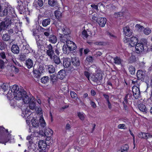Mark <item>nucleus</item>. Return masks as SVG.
I'll list each match as a JSON object with an SVG mask.
<instances>
[{
    "instance_id": "nucleus-1",
    "label": "nucleus",
    "mask_w": 152,
    "mask_h": 152,
    "mask_svg": "<svg viewBox=\"0 0 152 152\" xmlns=\"http://www.w3.org/2000/svg\"><path fill=\"white\" fill-rule=\"evenodd\" d=\"M10 88L9 93L10 91L11 95L13 94L16 99L20 100L22 99L24 104H28L34 98L32 96L29 97L27 95L26 92L24 90L20 89L17 85H13ZM8 94H10L9 93Z\"/></svg>"
},
{
    "instance_id": "nucleus-2",
    "label": "nucleus",
    "mask_w": 152,
    "mask_h": 152,
    "mask_svg": "<svg viewBox=\"0 0 152 152\" xmlns=\"http://www.w3.org/2000/svg\"><path fill=\"white\" fill-rule=\"evenodd\" d=\"M0 23V34L2 33L3 31L5 30L7 32V33L10 36L12 35L14 32L15 25L12 23L11 18L6 17Z\"/></svg>"
},
{
    "instance_id": "nucleus-3",
    "label": "nucleus",
    "mask_w": 152,
    "mask_h": 152,
    "mask_svg": "<svg viewBox=\"0 0 152 152\" xmlns=\"http://www.w3.org/2000/svg\"><path fill=\"white\" fill-rule=\"evenodd\" d=\"M46 48V53L50 58H51L52 56L55 54V53L58 56L59 55L60 52L59 49L56 47L53 49V46L50 44L47 45Z\"/></svg>"
},
{
    "instance_id": "nucleus-4",
    "label": "nucleus",
    "mask_w": 152,
    "mask_h": 152,
    "mask_svg": "<svg viewBox=\"0 0 152 152\" xmlns=\"http://www.w3.org/2000/svg\"><path fill=\"white\" fill-rule=\"evenodd\" d=\"M71 62V67H72L73 70H77L79 68L80 62L78 58L76 56L72 57Z\"/></svg>"
},
{
    "instance_id": "nucleus-5",
    "label": "nucleus",
    "mask_w": 152,
    "mask_h": 152,
    "mask_svg": "<svg viewBox=\"0 0 152 152\" xmlns=\"http://www.w3.org/2000/svg\"><path fill=\"white\" fill-rule=\"evenodd\" d=\"M39 152H46L47 144L46 141L43 140H40L38 144Z\"/></svg>"
},
{
    "instance_id": "nucleus-6",
    "label": "nucleus",
    "mask_w": 152,
    "mask_h": 152,
    "mask_svg": "<svg viewBox=\"0 0 152 152\" xmlns=\"http://www.w3.org/2000/svg\"><path fill=\"white\" fill-rule=\"evenodd\" d=\"M145 71L139 69L137 70L136 75L138 79L142 81H144L145 77Z\"/></svg>"
},
{
    "instance_id": "nucleus-7",
    "label": "nucleus",
    "mask_w": 152,
    "mask_h": 152,
    "mask_svg": "<svg viewBox=\"0 0 152 152\" xmlns=\"http://www.w3.org/2000/svg\"><path fill=\"white\" fill-rule=\"evenodd\" d=\"M61 32L64 34L68 35L70 33L69 29L66 26L60 27L58 30V33Z\"/></svg>"
},
{
    "instance_id": "nucleus-8",
    "label": "nucleus",
    "mask_w": 152,
    "mask_h": 152,
    "mask_svg": "<svg viewBox=\"0 0 152 152\" xmlns=\"http://www.w3.org/2000/svg\"><path fill=\"white\" fill-rule=\"evenodd\" d=\"M133 96L136 99L140 96V91L139 88L136 86H134L132 88Z\"/></svg>"
},
{
    "instance_id": "nucleus-9",
    "label": "nucleus",
    "mask_w": 152,
    "mask_h": 152,
    "mask_svg": "<svg viewBox=\"0 0 152 152\" xmlns=\"http://www.w3.org/2000/svg\"><path fill=\"white\" fill-rule=\"evenodd\" d=\"M58 38L61 42L63 43H67L68 41H69V36L67 35L62 34L61 33H58Z\"/></svg>"
},
{
    "instance_id": "nucleus-10",
    "label": "nucleus",
    "mask_w": 152,
    "mask_h": 152,
    "mask_svg": "<svg viewBox=\"0 0 152 152\" xmlns=\"http://www.w3.org/2000/svg\"><path fill=\"white\" fill-rule=\"evenodd\" d=\"M102 72L101 70H97L96 73V82L97 85L101 83V80L102 79Z\"/></svg>"
},
{
    "instance_id": "nucleus-11",
    "label": "nucleus",
    "mask_w": 152,
    "mask_h": 152,
    "mask_svg": "<svg viewBox=\"0 0 152 152\" xmlns=\"http://www.w3.org/2000/svg\"><path fill=\"white\" fill-rule=\"evenodd\" d=\"M40 69V68L39 69ZM44 69L42 67L40 69H35L33 70V76L35 78L39 79L42 73L43 72Z\"/></svg>"
},
{
    "instance_id": "nucleus-12",
    "label": "nucleus",
    "mask_w": 152,
    "mask_h": 152,
    "mask_svg": "<svg viewBox=\"0 0 152 152\" xmlns=\"http://www.w3.org/2000/svg\"><path fill=\"white\" fill-rule=\"evenodd\" d=\"M67 46L70 51H73L76 49L77 46L75 43L72 41H68L66 43Z\"/></svg>"
},
{
    "instance_id": "nucleus-13",
    "label": "nucleus",
    "mask_w": 152,
    "mask_h": 152,
    "mask_svg": "<svg viewBox=\"0 0 152 152\" xmlns=\"http://www.w3.org/2000/svg\"><path fill=\"white\" fill-rule=\"evenodd\" d=\"M106 19L103 18H98L96 20L99 26L102 27H104L105 26L106 23Z\"/></svg>"
},
{
    "instance_id": "nucleus-14",
    "label": "nucleus",
    "mask_w": 152,
    "mask_h": 152,
    "mask_svg": "<svg viewBox=\"0 0 152 152\" xmlns=\"http://www.w3.org/2000/svg\"><path fill=\"white\" fill-rule=\"evenodd\" d=\"M138 42L137 38L135 37H131L129 40V44L131 47L135 46L137 44Z\"/></svg>"
},
{
    "instance_id": "nucleus-15",
    "label": "nucleus",
    "mask_w": 152,
    "mask_h": 152,
    "mask_svg": "<svg viewBox=\"0 0 152 152\" xmlns=\"http://www.w3.org/2000/svg\"><path fill=\"white\" fill-rule=\"evenodd\" d=\"M135 46L137 53H140L143 50L144 48L142 43H138Z\"/></svg>"
},
{
    "instance_id": "nucleus-16",
    "label": "nucleus",
    "mask_w": 152,
    "mask_h": 152,
    "mask_svg": "<svg viewBox=\"0 0 152 152\" xmlns=\"http://www.w3.org/2000/svg\"><path fill=\"white\" fill-rule=\"evenodd\" d=\"M71 64V59L69 58H64L63 65L66 68L69 67Z\"/></svg>"
},
{
    "instance_id": "nucleus-17",
    "label": "nucleus",
    "mask_w": 152,
    "mask_h": 152,
    "mask_svg": "<svg viewBox=\"0 0 152 152\" xmlns=\"http://www.w3.org/2000/svg\"><path fill=\"white\" fill-rule=\"evenodd\" d=\"M36 99L34 98H33L32 100L28 103L29 104V107L30 109L32 110L36 109Z\"/></svg>"
},
{
    "instance_id": "nucleus-18",
    "label": "nucleus",
    "mask_w": 152,
    "mask_h": 152,
    "mask_svg": "<svg viewBox=\"0 0 152 152\" xmlns=\"http://www.w3.org/2000/svg\"><path fill=\"white\" fill-rule=\"evenodd\" d=\"M82 37L83 38H87L88 36H91L92 33L88 29H84L82 32Z\"/></svg>"
},
{
    "instance_id": "nucleus-19",
    "label": "nucleus",
    "mask_w": 152,
    "mask_h": 152,
    "mask_svg": "<svg viewBox=\"0 0 152 152\" xmlns=\"http://www.w3.org/2000/svg\"><path fill=\"white\" fill-rule=\"evenodd\" d=\"M47 40L50 43L54 44L57 42V38L55 35L52 34H50V37L47 39Z\"/></svg>"
},
{
    "instance_id": "nucleus-20",
    "label": "nucleus",
    "mask_w": 152,
    "mask_h": 152,
    "mask_svg": "<svg viewBox=\"0 0 152 152\" xmlns=\"http://www.w3.org/2000/svg\"><path fill=\"white\" fill-rule=\"evenodd\" d=\"M34 6L37 9H39V8L41 7L44 4L43 0H38L37 1L34 2Z\"/></svg>"
},
{
    "instance_id": "nucleus-21",
    "label": "nucleus",
    "mask_w": 152,
    "mask_h": 152,
    "mask_svg": "<svg viewBox=\"0 0 152 152\" xmlns=\"http://www.w3.org/2000/svg\"><path fill=\"white\" fill-rule=\"evenodd\" d=\"M54 54L50 58L53 61L57 64H58L61 63V61L59 56Z\"/></svg>"
},
{
    "instance_id": "nucleus-22",
    "label": "nucleus",
    "mask_w": 152,
    "mask_h": 152,
    "mask_svg": "<svg viewBox=\"0 0 152 152\" xmlns=\"http://www.w3.org/2000/svg\"><path fill=\"white\" fill-rule=\"evenodd\" d=\"M123 32L126 36H130L132 34V32L129 26H125L123 28Z\"/></svg>"
},
{
    "instance_id": "nucleus-23",
    "label": "nucleus",
    "mask_w": 152,
    "mask_h": 152,
    "mask_svg": "<svg viewBox=\"0 0 152 152\" xmlns=\"http://www.w3.org/2000/svg\"><path fill=\"white\" fill-rule=\"evenodd\" d=\"M54 15L57 19L59 21L61 20L62 14V13L61 11L58 10L55 11L54 12Z\"/></svg>"
},
{
    "instance_id": "nucleus-24",
    "label": "nucleus",
    "mask_w": 152,
    "mask_h": 152,
    "mask_svg": "<svg viewBox=\"0 0 152 152\" xmlns=\"http://www.w3.org/2000/svg\"><path fill=\"white\" fill-rule=\"evenodd\" d=\"M139 134L140 137L145 139H147L148 138L152 137V135L149 133L141 132Z\"/></svg>"
},
{
    "instance_id": "nucleus-25",
    "label": "nucleus",
    "mask_w": 152,
    "mask_h": 152,
    "mask_svg": "<svg viewBox=\"0 0 152 152\" xmlns=\"http://www.w3.org/2000/svg\"><path fill=\"white\" fill-rule=\"evenodd\" d=\"M138 107L140 111L145 113H147L148 112L147 109L145 105L143 104H139L138 105Z\"/></svg>"
},
{
    "instance_id": "nucleus-26",
    "label": "nucleus",
    "mask_w": 152,
    "mask_h": 152,
    "mask_svg": "<svg viewBox=\"0 0 152 152\" xmlns=\"http://www.w3.org/2000/svg\"><path fill=\"white\" fill-rule=\"evenodd\" d=\"M65 75V70L61 69L58 72L57 74V77L60 79L62 80L64 78Z\"/></svg>"
},
{
    "instance_id": "nucleus-27",
    "label": "nucleus",
    "mask_w": 152,
    "mask_h": 152,
    "mask_svg": "<svg viewBox=\"0 0 152 152\" xmlns=\"http://www.w3.org/2000/svg\"><path fill=\"white\" fill-rule=\"evenodd\" d=\"M48 4L52 7H56L58 5L57 0H48Z\"/></svg>"
},
{
    "instance_id": "nucleus-28",
    "label": "nucleus",
    "mask_w": 152,
    "mask_h": 152,
    "mask_svg": "<svg viewBox=\"0 0 152 152\" xmlns=\"http://www.w3.org/2000/svg\"><path fill=\"white\" fill-rule=\"evenodd\" d=\"M44 133L47 137H50L53 134V131L50 129L48 128L45 130Z\"/></svg>"
},
{
    "instance_id": "nucleus-29",
    "label": "nucleus",
    "mask_w": 152,
    "mask_h": 152,
    "mask_svg": "<svg viewBox=\"0 0 152 152\" xmlns=\"http://www.w3.org/2000/svg\"><path fill=\"white\" fill-rule=\"evenodd\" d=\"M47 71H48L50 74L53 73L55 72L54 67L52 65H50L46 66Z\"/></svg>"
},
{
    "instance_id": "nucleus-30",
    "label": "nucleus",
    "mask_w": 152,
    "mask_h": 152,
    "mask_svg": "<svg viewBox=\"0 0 152 152\" xmlns=\"http://www.w3.org/2000/svg\"><path fill=\"white\" fill-rule=\"evenodd\" d=\"M11 49L12 52L14 53L17 54L19 52V48L16 45L14 44L12 45Z\"/></svg>"
},
{
    "instance_id": "nucleus-31",
    "label": "nucleus",
    "mask_w": 152,
    "mask_h": 152,
    "mask_svg": "<svg viewBox=\"0 0 152 152\" xmlns=\"http://www.w3.org/2000/svg\"><path fill=\"white\" fill-rule=\"evenodd\" d=\"M26 65L28 69H30L33 66V61L30 58H28L26 61Z\"/></svg>"
},
{
    "instance_id": "nucleus-32",
    "label": "nucleus",
    "mask_w": 152,
    "mask_h": 152,
    "mask_svg": "<svg viewBox=\"0 0 152 152\" xmlns=\"http://www.w3.org/2000/svg\"><path fill=\"white\" fill-rule=\"evenodd\" d=\"M8 10V13L9 15V17L7 16L6 17H8L9 18H11L10 17V16H12V15L13 14H15V9L14 8L12 7H7Z\"/></svg>"
},
{
    "instance_id": "nucleus-33",
    "label": "nucleus",
    "mask_w": 152,
    "mask_h": 152,
    "mask_svg": "<svg viewBox=\"0 0 152 152\" xmlns=\"http://www.w3.org/2000/svg\"><path fill=\"white\" fill-rule=\"evenodd\" d=\"M114 63L118 65L121 64L122 62L123 61L119 57L116 56L113 58Z\"/></svg>"
},
{
    "instance_id": "nucleus-34",
    "label": "nucleus",
    "mask_w": 152,
    "mask_h": 152,
    "mask_svg": "<svg viewBox=\"0 0 152 152\" xmlns=\"http://www.w3.org/2000/svg\"><path fill=\"white\" fill-rule=\"evenodd\" d=\"M132 94H128L125 97L124 101L126 103H128V101H131L132 100Z\"/></svg>"
},
{
    "instance_id": "nucleus-35",
    "label": "nucleus",
    "mask_w": 152,
    "mask_h": 152,
    "mask_svg": "<svg viewBox=\"0 0 152 152\" xmlns=\"http://www.w3.org/2000/svg\"><path fill=\"white\" fill-rule=\"evenodd\" d=\"M50 19L49 18L43 20L42 22V26L44 27H46L50 24Z\"/></svg>"
},
{
    "instance_id": "nucleus-36",
    "label": "nucleus",
    "mask_w": 152,
    "mask_h": 152,
    "mask_svg": "<svg viewBox=\"0 0 152 152\" xmlns=\"http://www.w3.org/2000/svg\"><path fill=\"white\" fill-rule=\"evenodd\" d=\"M11 36L7 33L3 34L2 36V39L5 41H8L10 39Z\"/></svg>"
},
{
    "instance_id": "nucleus-37",
    "label": "nucleus",
    "mask_w": 152,
    "mask_h": 152,
    "mask_svg": "<svg viewBox=\"0 0 152 152\" xmlns=\"http://www.w3.org/2000/svg\"><path fill=\"white\" fill-rule=\"evenodd\" d=\"M62 50L63 53L65 54H68L71 52L70 50L68 48L67 45H64L62 47Z\"/></svg>"
},
{
    "instance_id": "nucleus-38",
    "label": "nucleus",
    "mask_w": 152,
    "mask_h": 152,
    "mask_svg": "<svg viewBox=\"0 0 152 152\" xmlns=\"http://www.w3.org/2000/svg\"><path fill=\"white\" fill-rule=\"evenodd\" d=\"M77 115L79 119L82 121L84 120L85 119V114L83 113L80 112H77Z\"/></svg>"
},
{
    "instance_id": "nucleus-39",
    "label": "nucleus",
    "mask_w": 152,
    "mask_h": 152,
    "mask_svg": "<svg viewBox=\"0 0 152 152\" xmlns=\"http://www.w3.org/2000/svg\"><path fill=\"white\" fill-rule=\"evenodd\" d=\"M70 95L72 98L75 100H77L78 98L77 94L74 91H71Z\"/></svg>"
},
{
    "instance_id": "nucleus-40",
    "label": "nucleus",
    "mask_w": 152,
    "mask_h": 152,
    "mask_svg": "<svg viewBox=\"0 0 152 152\" xmlns=\"http://www.w3.org/2000/svg\"><path fill=\"white\" fill-rule=\"evenodd\" d=\"M49 78L48 76H44L41 79V82L44 84H45L49 82Z\"/></svg>"
},
{
    "instance_id": "nucleus-41",
    "label": "nucleus",
    "mask_w": 152,
    "mask_h": 152,
    "mask_svg": "<svg viewBox=\"0 0 152 152\" xmlns=\"http://www.w3.org/2000/svg\"><path fill=\"white\" fill-rule=\"evenodd\" d=\"M129 70L130 74L132 75H134L135 74V68L134 67L132 66H130L129 67Z\"/></svg>"
},
{
    "instance_id": "nucleus-42",
    "label": "nucleus",
    "mask_w": 152,
    "mask_h": 152,
    "mask_svg": "<svg viewBox=\"0 0 152 152\" xmlns=\"http://www.w3.org/2000/svg\"><path fill=\"white\" fill-rule=\"evenodd\" d=\"M39 123H40V126L42 127H44L46 126V123L44 118L42 117L40 118Z\"/></svg>"
},
{
    "instance_id": "nucleus-43",
    "label": "nucleus",
    "mask_w": 152,
    "mask_h": 152,
    "mask_svg": "<svg viewBox=\"0 0 152 152\" xmlns=\"http://www.w3.org/2000/svg\"><path fill=\"white\" fill-rule=\"evenodd\" d=\"M57 76L54 74L52 75L51 76V80L52 83L53 84L55 82H56L57 80Z\"/></svg>"
},
{
    "instance_id": "nucleus-44",
    "label": "nucleus",
    "mask_w": 152,
    "mask_h": 152,
    "mask_svg": "<svg viewBox=\"0 0 152 152\" xmlns=\"http://www.w3.org/2000/svg\"><path fill=\"white\" fill-rule=\"evenodd\" d=\"M129 149L128 145L127 144H125L122 146L121 148V150L124 152H127Z\"/></svg>"
},
{
    "instance_id": "nucleus-45",
    "label": "nucleus",
    "mask_w": 152,
    "mask_h": 152,
    "mask_svg": "<svg viewBox=\"0 0 152 152\" xmlns=\"http://www.w3.org/2000/svg\"><path fill=\"white\" fill-rule=\"evenodd\" d=\"M26 58V56L24 53H21L19 56V58L21 61H25Z\"/></svg>"
},
{
    "instance_id": "nucleus-46",
    "label": "nucleus",
    "mask_w": 152,
    "mask_h": 152,
    "mask_svg": "<svg viewBox=\"0 0 152 152\" xmlns=\"http://www.w3.org/2000/svg\"><path fill=\"white\" fill-rule=\"evenodd\" d=\"M39 121L36 120H34L32 123L33 126L36 127L39 126Z\"/></svg>"
},
{
    "instance_id": "nucleus-47",
    "label": "nucleus",
    "mask_w": 152,
    "mask_h": 152,
    "mask_svg": "<svg viewBox=\"0 0 152 152\" xmlns=\"http://www.w3.org/2000/svg\"><path fill=\"white\" fill-rule=\"evenodd\" d=\"M151 30L148 28H145L143 30L144 33L146 35H149L151 33Z\"/></svg>"
},
{
    "instance_id": "nucleus-48",
    "label": "nucleus",
    "mask_w": 152,
    "mask_h": 152,
    "mask_svg": "<svg viewBox=\"0 0 152 152\" xmlns=\"http://www.w3.org/2000/svg\"><path fill=\"white\" fill-rule=\"evenodd\" d=\"M123 15V13L122 12H116L114 13V16L115 18H118L122 16Z\"/></svg>"
},
{
    "instance_id": "nucleus-49",
    "label": "nucleus",
    "mask_w": 152,
    "mask_h": 152,
    "mask_svg": "<svg viewBox=\"0 0 152 152\" xmlns=\"http://www.w3.org/2000/svg\"><path fill=\"white\" fill-rule=\"evenodd\" d=\"M1 88L3 90V92H4L8 88V86H6V84L3 83L1 86Z\"/></svg>"
},
{
    "instance_id": "nucleus-50",
    "label": "nucleus",
    "mask_w": 152,
    "mask_h": 152,
    "mask_svg": "<svg viewBox=\"0 0 152 152\" xmlns=\"http://www.w3.org/2000/svg\"><path fill=\"white\" fill-rule=\"evenodd\" d=\"M44 35L46 37V38L48 39L50 35L49 30H48L44 32Z\"/></svg>"
},
{
    "instance_id": "nucleus-51",
    "label": "nucleus",
    "mask_w": 152,
    "mask_h": 152,
    "mask_svg": "<svg viewBox=\"0 0 152 152\" xmlns=\"http://www.w3.org/2000/svg\"><path fill=\"white\" fill-rule=\"evenodd\" d=\"M6 58V56L5 53L3 51L0 52V58L4 59H5Z\"/></svg>"
},
{
    "instance_id": "nucleus-52",
    "label": "nucleus",
    "mask_w": 152,
    "mask_h": 152,
    "mask_svg": "<svg viewBox=\"0 0 152 152\" xmlns=\"http://www.w3.org/2000/svg\"><path fill=\"white\" fill-rule=\"evenodd\" d=\"M23 4L22 2V3L20 4H18L19 7H18V10H19L22 12H23L24 8L23 6Z\"/></svg>"
},
{
    "instance_id": "nucleus-53",
    "label": "nucleus",
    "mask_w": 152,
    "mask_h": 152,
    "mask_svg": "<svg viewBox=\"0 0 152 152\" xmlns=\"http://www.w3.org/2000/svg\"><path fill=\"white\" fill-rule=\"evenodd\" d=\"M135 27L137 28V29L138 30H140L141 31L144 28V27L140 25L139 24H137L136 25Z\"/></svg>"
},
{
    "instance_id": "nucleus-54",
    "label": "nucleus",
    "mask_w": 152,
    "mask_h": 152,
    "mask_svg": "<svg viewBox=\"0 0 152 152\" xmlns=\"http://www.w3.org/2000/svg\"><path fill=\"white\" fill-rule=\"evenodd\" d=\"M5 48V45L4 42H0V50H2Z\"/></svg>"
},
{
    "instance_id": "nucleus-55",
    "label": "nucleus",
    "mask_w": 152,
    "mask_h": 152,
    "mask_svg": "<svg viewBox=\"0 0 152 152\" xmlns=\"http://www.w3.org/2000/svg\"><path fill=\"white\" fill-rule=\"evenodd\" d=\"M39 32V30L37 29H33V35L34 36L37 35Z\"/></svg>"
},
{
    "instance_id": "nucleus-56",
    "label": "nucleus",
    "mask_w": 152,
    "mask_h": 152,
    "mask_svg": "<svg viewBox=\"0 0 152 152\" xmlns=\"http://www.w3.org/2000/svg\"><path fill=\"white\" fill-rule=\"evenodd\" d=\"M4 62L1 60L0 59V69H2L4 68Z\"/></svg>"
},
{
    "instance_id": "nucleus-57",
    "label": "nucleus",
    "mask_w": 152,
    "mask_h": 152,
    "mask_svg": "<svg viewBox=\"0 0 152 152\" xmlns=\"http://www.w3.org/2000/svg\"><path fill=\"white\" fill-rule=\"evenodd\" d=\"M86 59L88 62H91L92 61L93 58L92 56H89L87 57Z\"/></svg>"
},
{
    "instance_id": "nucleus-58",
    "label": "nucleus",
    "mask_w": 152,
    "mask_h": 152,
    "mask_svg": "<svg viewBox=\"0 0 152 152\" xmlns=\"http://www.w3.org/2000/svg\"><path fill=\"white\" fill-rule=\"evenodd\" d=\"M106 103L108 105V107L109 109L111 110L112 109V105L110 102V100L106 101Z\"/></svg>"
},
{
    "instance_id": "nucleus-59",
    "label": "nucleus",
    "mask_w": 152,
    "mask_h": 152,
    "mask_svg": "<svg viewBox=\"0 0 152 152\" xmlns=\"http://www.w3.org/2000/svg\"><path fill=\"white\" fill-rule=\"evenodd\" d=\"M4 141L5 142H7L10 140V138L9 135H5L4 137Z\"/></svg>"
},
{
    "instance_id": "nucleus-60",
    "label": "nucleus",
    "mask_w": 152,
    "mask_h": 152,
    "mask_svg": "<svg viewBox=\"0 0 152 152\" xmlns=\"http://www.w3.org/2000/svg\"><path fill=\"white\" fill-rule=\"evenodd\" d=\"M84 75L86 76V77L89 80V77H90V73L88 72L85 71L84 72Z\"/></svg>"
},
{
    "instance_id": "nucleus-61",
    "label": "nucleus",
    "mask_w": 152,
    "mask_h": 152,
    "mask_svg": "<svg viewBox=\"0 0 152 152\" xmlns=\"http://www.w3.org/2000/svg\"><path fill=\"white\" fill-rule=\"evenodd\" d=\"M3 14L4 15H9L8 13V10L7 7L6 8H5L3 11Z\"/></svg>"
},
{
    "instance_id": "nucleus-62",
    "label": "nucleus",
    "mask_w": 152,
    "mask_h": 152,
    "mask_svg": "<svg viewBox=\"0 0 152 152\" xmlns=\"http://www.w3.org/2000/svg\"><path fill=\"white\" fill-rule=\"evenodd\" d=\"M71 125L70 124L67 123L66 124V125L65 126V129L66 130H70L71 129Z\"/></svg>"
},
{
    "instance_id": "nucleus-63",
    "label": "nucleus",
    "mask_w": 152,
    "mask_h": 152,
    "mask_svg": "<svg viewBox=\"0 0 152 152\" xmlns=\"http://www.w3.org/2000/svg\"><path fill=\"white\" fill-rule=\"evenodd\" d=\"M103 96L104 98L106 99V101L109 100L110 97L109 96L105 94H104Z\"/></svg>"
},
{
    "instance_id": "nucleus-64",
    "label": "nucleus",
    "mask_w": 152,
    "mask_h": 152,
    "mask_svg": "<svg viewBox=\"0 0 152 152\" xmlns=\"http://www.w3.org/2000/svg\"><path fill=\"white\" fill-rule=\"evenodd\" d=\"M104 44V43L101 41L99 42H96V45H102Z\"/></svg>"
}]
</instances>
